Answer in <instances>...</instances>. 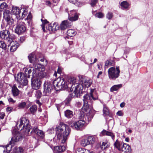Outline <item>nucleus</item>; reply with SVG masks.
Listing matches in <instances>:
<instances>
[{
	"label": "nucleus",
	"mask_w": 153,
	"mask_h": 153,
	"mask_svg": "<svg viewBox=\"0 0 153 153\" xmlns=\"http://www.w3.org/2000/svg\"><path fill=\"white\" fill-rule=\"evenodd\" d=\"M55 129L56 131L57 138L59 139H62V143L66 144L71 132V129L69 126L63 123L60 122L59 125L56 126Z\"/></svg>",
	"instance_id": "nucleus-1"
},
{
	"label": "nucleus",
	"mask_w": 153,
	"mask_h": 153,
	"mask_svg": "<svg viewBox=\"0 0 153 153\" xmlns=\"http://www.w3.org/2000/svg\"><path fill=\"white\" fill-rule=\"evenodd\" d=\"M69 82H70V85L72 84L70 89L71 93L70 94L69 97H78L80 96V93L83 89L82 85L81 84L76 83V79L74 77H71L69 79Z\"/></svg>",
	"instance_id": "nucleus-2"
},
{
	"label": "nucleus",
	"mask_w": 153,
	"mask_h": 153,
	"mask_svg": "<svg viewBox=\"0 0 153 153\" xmlns=\"http://www.w3.org/2000/svg\"><path fill=\"white\" fill-rule=\"evenodd\" d=\"M23 135L21 134L18 131L13 130L12 131V134H13V136L10 142V146L9 147L10 145L6 146V151H4V153H9L10 150L12 146L15 143L17 142L20 140H21L23 137H25L26 136H24V131Z\"/></svg>",
	"instance_id": "nucleus-3"
},
{
	"label": "nucleus",
	"mask_w": 153,
	"mask_h": 153,
	"mask_svg": "<svg viewBox=\"0 0 153 153\" xmlns=\"http://www.w3.org/2000/svg\"><path fill=\"white\" fill-rule=\"evenodd\" d=\"M20 124L19 125H18V124H16L17 128L20 130H23L25 133L24 135V136L29 135L30 128L29 121L26 117H22L20 118Z\"/></svg>",
	"instance_id": "nucleus-4"
},
{
	"label": "nucleus",
	"mask_w": 153,
	"mask_h": 153,
	"mask_svg": "<svg viewBox=\"0 0 153 153\" xmlns=\"http://www.w3.org/2000/svg\"><path fill=\"white\" fill-rule=\"evenodd\" d=\"M53 87L56 90L61 89L64 90L69 87V82L63 79H60L59 81L58 79L55 80L53 82Z\"/></svg>",
	"instance_id": "nucleus-5"
},
{
	"label": "nucleus",
	"mask_w": 153,
	"mask_h": 153,
	"mask_svg": "<svg viewBox=\"0 0 153 153\" xmlns=\"http://www.w3.org/2000/svg\"><path fill=\"white\" fill-rule=\"evenodd\" d=\"M120 71L119 67L116 68L113 67L109 68L108 71V77L110 79L115 80L120 76Z\"/></svg>",
	"instance_id": "nucleus-6"
},
{
	"label": "nucleus",
	"mask_w": 153,
	"mask_h": 153,
	"mask_svg": "<svg viewBox=\"0 0 153 153\" xmlns=\"http://www.w3.org/2000/svg\"><path fill=\"white\" fill-rule=\"evenodd\" d=\"M96 140V137L95 136L89 135L85 138L82 139L81 141L80 144L83 147H85L88 145L92 146L94 144Z\"/></svg>",
	"instance_id": "nucleus-7"
},
{
	"label": "nucleus",
	"mask_w": 153,
	"mask_h": 153,
	"mask_svg": "<svg viewBox=\"0 0 153 153\" xmlns=\"http://www.w3.org/2000/svg\"><path fill=\"white\" fill-rule=\"evenodd\" d=\"M0 36L2 39L6 40L8 41L10 39L12 41L15 39V36L11 34L9 30L7 29L1 31Z\"/></svg>",
	"instance_id": "nucleus-8"
},
{
	"label": "nucleus",
	"mask_w": 153,
	"mask_h": 153,
	"mask_svg": "<svg viewBox=\"0 0 153 153\" xmlns=\"http://www.w3.org/2000/svg\"><path fill=\"white\" fill-rule=\"evenodd\" d=\"M85 123L84 120H80L73 123L70 124V125L74 129L77 130H82L85 127Z\"/></svg>",
	"instance_id": "nucleus-9"
},
{
	"label": "nucleus",
	"mask_w": 153,
	"mask_h": 153,
	"mask_svg": "<svg viewBox=\"0 0 153 153\" xmlns=\"http://www.w3.org/2000/svg\"><path fill=\"white\" fill-rule=\"evenodd\" d=\"M43 94L45 95H48L53 89V87L50 81L45 80L44 84Z\"/></svg>",
	"instance_id": "nucleus-10"
},
{
	"label": "nucleus",
	"mask_w": 153,
	"mask_h": 153,
	"mask_svg": "<svg viewBox=\"0 0 153 153\" xmlns=\"http://www.w3.org/2000/svg\"><path fill=\"white\" fill-rule=\"evenodd\" d=\"M92 91L91 90L89 94H86L83 97V102L85 104H88V103H91L92 101V99L94 100H96L98 99L97 96L94 97L92 94Z\"/></svg>",
	"instance_id": "nucleus-11"
},
{
	"label": "nucleus",
	"mask_w": 153,
	"mask_h": 153,
	"mask_svg": "<svg viewBox=\"0 0 153 153\" xmlns=\"http://www.w3.org/2000/svg\"><path fill=\"white\" fill-rule=\"evenodd\" d=\"M35 69H33V72L32 73V76L33 78H35L36 76V75L39 72L44 71L45 70V68L44 65H41L40 64H37L34 63L33 64Z\"/></svg>",
	"instance_id": "nucleus-12"
},
{
	"label": "nucleus",
	"mask_w": 153,
	"mask_h": 153,
	"mask_svg": "<svg viewBox=\"0 0 153 153\" xmlns=\"http://www.w3.org/2000/svg\"><path fill=\"white\" fill-rule=\"evenodd\" d=\"M26 28L24 22H22L17 23L15 32L19 35L23 34L26 31Z\"/></svg>",
	"instance_id": "nucleus-13"
},
{
	"label": "nucleus",
	"mask_w": 153,
	"mask_h": 153,
	"mask_svg": "<svg viewBox=\"0 0 153 153\" xmlns=\"http://www.w3.org/2000/svg\"><path fill=\"white\" fill-rule=\"evenodd\" d=\"M3 18L7 22V24L11 25L13 24L14 20L12 18L10 11L9 10H6L4 12Z\"/></svg>",
	"instance_id": "nucleus-14"
},
{
	"label": "nucleus",
	"mask_w": 153,
	"mask_h": 153,
	"mask_svg": "<svg viewBox=\"0 0 153 153\" xmlns=\"http://www.w3.org/2000/svg\"><path fill=\"white\" fill-rule=\"evenodd\" d=\"M32 86L34 89L36 90L39 89L41 84L42 82L41 79L37 77L32 78Z\"/></svg>",
	"instance_id": "nucleus-15"
},
{
	"label": "nucleus",
	"mask_w": 153,
	"mask_h": 153,
	"mask_svg": "<svg viewBox=\"0 0 153 153\" xmlns=\"http://www.w3.org/2000/svg\"><path fill=\"white\" fill-rule=\"evenodd\" d=\"M79 80L82 82L81 84L83 86L84 85L85 87L88 88L92 84V81L91 80L87 79L86 78L82 75L79 76Z\"/></svg>",
	"instance_id": "nucleus-16"
},
{
	"label": "nucleus",
	"mask_w": 153,
	"mask_h": 153,
	"mask_svg": "<svg viewBox=\"0 0 153 153\" xmlns=\"http://www.w3.org/2000/svg\"><path fill=\"white\" fill-rule=\"evenodd\" d=\"M72 23L68 20H65L63 21L60 25V28L61 30H65L66 28L71 26Z\"/></svg>",
	"instance_id": "nucleus-17"
},
{
	"label": "nucleus",
	"mask_w": 153,
	"mask_h": 153,
	"mask_svg": "<svg viewBox=\"0 0 153 153\" xmlns=\"http://www.w3.org/2000/svg\"><path fill=\"white\" fill-rule=\"evenodd\" d=\"M33 132L36 134L37 135L43 138L44 136V133L43 132L40 130H39L36 127H34L32 130L31 133Z\"/></svg>",
	"instance_id": "nucleus-18"
},
{
	"label": "nucleus",
	"mask_w": 153,
	"mask_h": 153,
	"mask_svg": "<svg viewBox=\"0 0 153 153\" xmlns=\"http://www.w3.org/2000/svg\"><path fill=\"white\" fill-rule=\"evenodd\" d=\"M82 111L83 112H84L85 113L88 111V113H87L86 116H89L91 112V110L89 108L88 104H85L84 103L83 107L82 108Z\"/></svg>",
	"instance_id": "nucleus-19"
},
{
	"label": "nucleus",
	"mask_w": 153,
	"mask_h": 153,
	"mask_svg": "<svg viewBox=\"0 0 153 153\" xmlns=\"http://www.w3.org/2000/svg\"><path fill=\"white\" fill-rule=\"evenodd\" d=\"M12 12L13 14L16 16L17 18L20 17L21 10L19 8L16 7H13L12 8Z\"/></svg>",
	"instance_id": "nucleus-20"
},
{
	"label": "nucleus",
	"mask_w": 153,
	"mask_h": 153,
	"mask_svg": "<svg viewBox=\"0 0 153 153\" xmlns=\"http://www.w3.org/2000/svg\"><path fill=\"white\" fill-rule=\"evenodd\" d=\"M19 46V44L16 41H13L10 43V51L11 52L15 51Z\"/></svg>",
	"instance_id": "nucleus-21"
},
{
	"label": "nucleus",
	"mask_w": 153,
	"mask_h": 153,
	"mask_svg": "<svg viewBox=\"0 0 153 153\" xmlns=\"http://www.w3.org/2000/svg\"><path fill=\"white\" fill-rule=\"evenodd\" d=\"M11 92L13 97H15L19 95L20 91L15 85H14L12 87Z\"/></svg>",
	"instance_id": "nucleus-22"
},
{
	"label": "nucleus",
	"mask_w": 153,
	"mask_h": 153,
	"mask_svg": "<svg viewBox=\"0 0 153 153\" xmlns=\"http://www.w3.org/2000/svg\"><path fill=\"white\" fill-rule=\"evenodd\" d=\"M121 150L125 152H128L131 151V149L128 145L126 143H123Z\"/></svg>",
	"instance_id": "nucleus-23"
},
{
	"label": "nucleus",
	"mask_w": 153,
	"mask_h": 153,
	"mask_svg": "<svg viewBox=\"0 0 153 153\" xmlns=\"http://www.w3.org/2000/svg\"><path fill=\"white\" fill-rule=\"evenodd\" d=\"M65 149V146H58L54 147L53 151L55 153H60L64 152Z\"/></svg>",
	"instance_id": "nucleus-24"
},
{
	"label": "nucleus",
	"mask_w": 153,
	"mask_h": 153,
	"mask_svg": "<svg viewBox=\"0 0 153 153\" xmlns=\"http://www.w3.org/2000/svg\"><path fill=\"white\" fill-rule=\"evenodd\" d=\"M28 58L29 60V62L30 63H33V64L37 62L36 58V57L35 55L33 53L30 54L28 56Z\"/></svg>",
	"instance_id": "nucleus-25"
},
{
	"label": "nucleus",
	"mask_w": 153,
	"mask_h": 153,
	"mask_svg": "<svg viewBox=\"0 0 153 153\" xmlns=\"http://www.w3.org/2000/svg\"><path fill=\"white\" fill-rule=\"evenodd\" d=\"M26 74H24V77L21 78V81L19 82L20 84L22 85H26L28 83V81L26 77Z\"/></svg>",
	"instance_id": "nucleus-26"
},
{
	"label": "nucleus",
	"mask_w": 153,
	"mask_h": 153,
	"mask_svg": "<svg viewBox=\"0 0 153 153\" xmlns=\"http://www.w3.org/2000/svg\"><path fill=\"white\" fill-rule=\"evenodd\" d=\"M101 134L103 135H106L110 136L111 137L112 139L113 140H114L115 136L111 132L107 131L105 130H103L102 131Z\"/></svg>",
	"instance_id": "nucleus-27"
},
{
	"label": "nucleus",
	"mask_w": 153,
	"mask_h": 153,
	"mask_svg": "<svg viewBox=\"0 0 153 153\" xmlns=\"http://www.w3.org/2000/svg\"><path fill=\"white\" fill-rule=\"evenodd\" d=\"M76 153H94L93 152H90L89 150L84 148H79L76 152Z\"/></svg>",
	"instance_id": "nucleus-28"
},
{
	"label": "nucleus",
	"mask_w": 153,
	"mask_h": 153,
	"mask_svg": "<svg viewBox=\"0 0 153 153\" xmlns=\"http://www.w3.org/2000/svg\"><path fill=\"white\" fill-rule=\"evenodd\" d=\"M47 76V74L45 72L42 71H41L39 72L36 75V76H35V77H36L40 79L46 77Z\"/></svg>",
	"instance_id": "nucleus-29"
},
{
	"label": "nucleus",
	"mask_w": 153,
	"mask_h": 153,
	"mask_svg": "<svg viewBox=\"0 0 153 153\" xmlns=\"http://www.w3.org/2000/svg\"><path fill=\"white\" fill-rule=\"evenodd\" d=\"M24 77V74L22 73H18L17 75L15 76V80L18 83L21 81V78Z\"/></svg>",
	"instance_id": "nucleus-30"
},
{
	"label": "nucleus",
	"mask_w": 153,
	"mask_h": 153,
	"mask_svg": "<svg viewBox=\"0 0 153 153\" xmlns=\"http://www.w3.org/2000/svg\"><path fill=\"white\" fill-rule=\"evenodd\" d=\"M103 115L104 116H109V111L108 107L105 105H103Z\"/></svg>",
	"instance_id": "nucleus-31"
},
{
	"label": "nucleus",
	"mask_w": 153,
	"mask_h": 153,
	"mask_svg": "<svg viewBox=\"0 0 153 153\" xmlns=\"http://www.w3.org/2000/svg\"><path fill=\"white\" fill-rule=\"evenodd\" d=\"M122 85L121 84L115 85L111 87L110 89L111 92L114 91H117L122 87Z\"/></svg>",
	"instance_id": "nucleus-32"
},
{
	"label": "nucleus",
	"mask_w": 153,
	"mask_h": 153,
	"mask_svg": "<svg viewBox=\"0 0 153 153\" xmlns=\"http://www.w3.org/2000/svg\"><path fill=\"white\" fill-rule=\"evenodd\" d=\"M65 116L68 118L72 117L73 116V112L69 110H67L65 111Z\"/></svg>",
	"instance_id": "nucleus-33"
},
{
	"label": "nucleus",
	"mask_w": 153,
	"mask_h": 153,
	"mask_svg": "<svg viewBox=\"0 0 153 153\" xmlns=\"http://www.w3.org/2000/svg\"><path fill=\"white\" fill-rule=\"evenodd\" d=\"M37 106L36 105H33L29 108V111L31 114H34L37 110Z\"/></svg>",
	"instance_id": "nucleus-34"
},
{
	"label": "nucleus",
	"mask_w": 153,
	"mask_h": 153,
	"mask_svg": "<svg viewBox=\"0 0 153 153\" xmlns=\"http://www.w3.org/2000/svg\"><path fill=\"white\" fill-rule=\"evenodd\" d=\"M76 32L73 29L68 30L67 32V34L68 36H73L76 35Z\"/></svg>",
	"instance_id": "nucleus-35"
},
{
	"label": "nucleus",
	"mask_w": 153,
	"mask_h": 153,
	"mask_svg": "<svg viewBox=\"0 0 153 153\" xmlns=\"http://www.w3.org/2000/svg\"><path fill=\"white\" fill-rule=\"evenodd\" d=\"M128 6L129 4L126 1H123L120 4L121 8L123 9H127L128 8Z\"/></svg>",
	"instance_id": "nucleus-36"
},
{
	"label": "nucleus",
	"mask_w": 153,
	"mask_h": 153,
	"mask_svg": "<svg viewBox=\"0 0 153 153\" xmlns=\"http://www.w3.org/2000/svg\"><path fill=\"white\" fill-rule=\"evenodd\" d=\"M70 3H72L78 7H81L82 5V3L76 0H68Z\"/></svg>",
	"instance_id": "nucleus-37"
},
{
	"label": "nucleus",
	"mask_w": 153,
	"mask_h": 153,
	"mask_svg": "<svg viewBox=\"0 0 153 153\" xmlns=\"http://www.w3.org/2000/svg\"><path fill=\"white\" fill-rule=\"evenodd\" d=\"M79 17V14L74 15V16H69L68 19L71 21H73L77 20Z\"/></svg>",
	"instance_id": "nucleus-38"
},
{
	"label": "nucleus",
	"mask_w": 153,
	"mask_h": 153,
	"mask_svg": "<svg viewBox=\"0 0 153 153\" xmlns=\"http://www.w3.org/2000/svg\"><path fill=\"white\" fill-rule=\"evenodd\" d=\"M114 64V62L111 60H107L105 62V68H108L109 66L113 65Z\"/></svg>",
	"instance_id": "nucleus-39"
},
{
	"label": "nucleus",
	"mask_w": 153,
	"mask_h": 153,
	"mask_svg": "<svg viewBox=\"0 0 153 153\" xmlns=\"http://www.w3.org/2000/svg\"><path fill=\"white\" fill-rule=\"evenodd\" d=\"M109 143L106 141L103 142L102 143L101 146V148L102 150H104L106 148L108 147L109 146Z\"/></svg>",
	"instance_id": "nucleus-40"
},
{
	"label": "nucleus",
	"mask_w": 153,
	"mask_h": 153,
	"mask_svg": "<svg viewBox=\"0 0 153 153\" xmlns=\"http://www.w3.org/2000/svg\"><path fill=\"white\" fill-rule=\"evenodd\" d=\"M122 143H120V142L117 140L114 143V146L117 149L120 150L121 149Z\"/></svg>",
	"instance_id": "nucleus-41"
},
{
	"label": "nucleus",
	"mask_w": 153,
	"mask_h": 153,
	"mask_svg": "<svg viewBox=\"0 0 153 153\" xmlns=\"http://www.w3.org/2000/svg\"><path fill=\"white\" fill-rule=\"evenodd\" d=\"M52 25L53 32H54L59 28V25L56 23H54Z\"/></svg>",
	"instance_id": "nucleus-42"
},
{
	"label": "nucleus",
	"mask_w": 153,
	"mask_h": 153,
	"mask_svg": "<svg viewBox=\"0 0 153 153\" xmlns=\"http://www.w3.org/2000/svg\"><path fill=\"white\" fill-rule=\"evenodd\" d=\"M41 21L42 22V25H41L42 29L44 31L45 30V25L49 23V22L46 20H43L42 19H41Z\"/></svg>",
	"instance_id": "nucleus-43"
},
{
	"label": "nucleus",
	"mask_w": 153,
	"mask_h": 153,
	"mask_svg": "<svg viewBox=\"0 0 153 153\" xmlns=\"http://www.w3.org/2000/svg\"><path fill=\"white\" fill-rule=\"evenodd\" d=\"M7 7V5L5 2L1 3L0 5V11H2Z\"/></svg>",
	"instance_id": "nucleus-44"
},
{
	"label": "nucleus",
	"mask_w": 153,
	"mask_h": 153,
	"mask_svg": "<svg viewBox=\"0 0 153 153\" xmlns=\"http://www.w3.org/2000/svg\"><path fill=\"white\" fill-rule=\"evenodd\" d=\"M22 11H23V12L22 13L21 16L20 15V17L19 18V19H23L26 16L27 14V12L24 9H21V12Z\"/></svg>",
	"instance_id": "nucleus-45"
},
{
	"label": "nucleus",
	"mask_w": 153,
	"mask_h": 153,
	"mask_svg": "<svg viewBox=\"0 0 153 153\" xmlns=\"http://www.w3.org/2000/svg\"><path fill=\"white\" fill-rule=\"evenodd\" d=\"M26 106V103L25 102H22L19 103L18 105L19 108L23 109Z\"/></svg>",
	"instance_id": "nucleus-46"
},
{
	"label": "nucleus",
	"mask_w": 153,
	"mask_h": 153,
	"mask_svg": "<svg viewBox=\"0 0 153 153\" xmlns=\"http://www.w3.org/2000/svg\"><path fill=\"white\" fill-rule=\"evenodd\" d=\"M95 16L99 18H102L104 17V15L102 13L100 12L96 13Z\"/></svg>",
	"instance_id": "nucleus-47"
},
{
	"label": "nucleus",
	"mask_w": 153,
	"mask_h": 153,
	"mask_svg": "<svg viewBox=\"0 0 153 153\" xmlns=\"http://www.w3.org/2000/svg\"><path fill=\"white\" fill-rule=\"evenodd\" d=\"M6 45L5 42L3 41H0V48L4 50H5Z\"/></svg>",
	"instance_id": "nucleus-48"
},
{
	"label": "nucleus",
	"mask_w": 153,
	"mask_h": 153,
	"mask_svg": "<svg viewBox=\"0 0 153 153\" xmlns=\"http://www.w3.org/2000/svg\"><path fill=\"white\" fill-rule=\"evenodd\" d=\"M78 14L77 11L76 10H71L70 13H68L69 16H74V15Z\"/></svg>",
	"instance_id": "nucleus-49"
},
{
	"label": "nucleus",
	"mask_w": 153,
	"mask_h": 153,
	"mask_svg": "<svg viewBox=\"0 0 153 153\" xmlns=\"http://www.w3.org/2000/svg\"><path fill=\"white\" fill-rule=\"evenodd\" d=\"M98 1V0H91L90 4L91 6L93 7L96 5Z\"/></svg>",
	"instance_id": "nucleus-50"
},
{
	"label": "nucleus",
	"mask_w": 153,
	"mask_h": 153,
	"mask_svg": "<svg viewBox=\"0 0 153 153\" xmlns=\"http://www.w3.org/2000/svg\"><path fill=\"white\" fill-rule=\"evenodd\" d=\"M14 148H16V149H17V153H23V152L24 150L22 147H19V148H18L17 147H15Z\"/></svg>",
	"instance_id": "nucleus-51"
},
{
	"label": "nucleus",
	"mask_w": 153,
	"mask_h": 153,
	"mask_svg": "<svg viewBox=\"0 0 153 153\" xmlns=\"http://www.w3.org/2000/svg\"><path fill=\"white\" fill-rule=\"evenodd\" d=\"M42 93L39 90H38L36 91V96L38 99H39L42 96Z\"/></svg>",
	"instance_id": "nucleus-52"
},
{
	"label": "nucleus",
	"mask_w": 153,
	"mask_h": 153,
	"mask_svg": "<svg viewBox=\"0 0 153 153\" xmlns=\"http://www.w3.org/2000/svg\"><path fill=\"white\" fill-rule=\"evenodd\" d=\"M38 60L42 62H43L45 61V63H44L43 64L44 65H46L47 64V61L45 59H44L43 57H42H42H39V58Z\"/></svg>",
	"instance_id": "nucleus-53"
},
{
	"label": "nucleus",
	"mask_w": 153,
	"mask_h": 153,
	"mask_svg": "<svg viewBox=\"0 0 153 153\" xmlns=\"http://www.w3.org/2000/svg\"><path fill=\"white\" fill-rule=\"evenodd\" d=\"M113 17V14L109 12L106 15V17L109 19H111Z\"/></svg>",
	"instance_id": "nucleus-54"
},
{
	"label": "nucleus",
	"mask_w": 153,
	"mask_h": 153,
	"mask_svg": "<svg viewBox=\"0 0 153 153\" xmlns=\"http://www.w3.org/2000/svg\"><path fill=\"white\" fill-rule=\"evenodd\" d=\"M8 102L12 104H14L16 102V101L14 100L11 97H9L8 99Z\"/></svg>",
	"instance_id": "nucleus-55"
},
{
	"label": "nucleus",
	"mask_w": 153,
	"mask_h": 153,
	"mask_svg": "<svg viewBox=\"0 0 153 153\" xmlns=\"http://www.w3.org/2000/svg\"><path fill=\"white\" fill-rule=\"evenodd\" d=\"M47 28L48 30L49 31L53 32L52 25L51 24L49 25L48 27Z\"/></svg>",
	"instance_id": "nucleus-56"
},
{
	"label": "nucleus",
	"mask_w": 153,
	"mask_h": 153,
	"mask_svg": "<svg viewBox=\"0 0 153 153\" xmlns=\"http://www.w3.org/2000/svg\"><path fill=\"white\" fill-rule=\"evenodd\" d=\"M85 113H84V112H80V116L79 117V119H82L85 116Z\"/></svg>",
	"instance_id": "nucleus-57"
},
{
	"label": "nucleus",
	"mask_w": 153,
	"mask_h": 153,
	"mask_svg": "<svg viewBox=\"0 0 153 153\" xmlns=\"http://www.w3.org/2000/svg\"><path fill=\"white\" fill-rule=\"evenodd\" d=\"M45 4L49 7H51V3L49 1H45Z\"/></svg>",
	"instance_id": "nucleus-58"
},
{
	"label": "nucleus",
	"mask_w": 153,
	"mask_h": 153,
	"mask_svg": "<svg viewBox=\"0 0 153 153\" xmlns=\"http://www.w3.org/2000/svg\"><path fill=\"white\" fill-rule=\"evenodd\" d=\"M117 114L119 116H122L123 115L122 111H119L117 113Z\"/></svg>",
	"instance_id": "nucleus-59"
},
{
	"label": "nucleus",
	"mask_w": 153,
	"mask_h": 153,
	"mask_svg": "<svg viewBox=\"0 0 153 153\" xmlns=\"http://www.w3.org/2000/svg\"><path fill=\"white\" fill-rule=\"evenodd\" d=\"M13 108L11 107H7L6 109V111L7 112L10 111L13 109Z\"/></svg>",
	"instance_id": "nucleus-60"
},
{
	"label": "nucleus",
	"mask_w": 153,
	"mask_h": 153,
	"mask_svg": "<svg viewBox=\"0 0 153 153\" xmlns=\"http://www.w3.org/2000/svg\"><path fill=\"white\" fill-rule=\"evenodd\" d=\"M62 71V68L60 67H59L57 71V73L59 74H60Z\"/></svg>",
	"instance_id": "nucleus-61"
},
{
	"label": "nucleus",
	"mask_w": 153,
	"mask_h": 153,
	"mask_svg": "<svg viewBox=\"0 0 153 153\" xmlns=\"http://www.w3.org/2000/svg\"><path fill=\"white\" fill-rule=\"evenodd\" d=\"M25 40V38L24 36H22L20 38V41L21 42H23Z\"/></svg>",
	"instance_id": "nucleus-62"
},
{
	"label": "nucleus",
	"mask_w": 153,
	"mask_h": 153,
	"mask_svg": "<svg viewBox=\"0 0 153 153\" xmlns=\"http://www.w3.org/2000/svg\"><path fill=\"white\" fill-rule=\"evenodd\" d=\"M4 114L3 113H0V118L1 119H3L4 116Z\"/></svg>",
	"instance_id": "nucleus-63"
},
{
	"label": "nucleus",
	"mask_w": 153,
	"mask_h": 153,
	"mask_svg": "<svg viewBox=\"0 0 153 153\" xmlns=\"http://www.w3.org/2000/svg\"><path fill=\"white\" fill-rule=\"evenodd\" d=\"M76 105L78 107H80L81 105V103L79 102H76Z\"/></svg>",
	"instance_id": "nucleus-64"
}]
</instances>
